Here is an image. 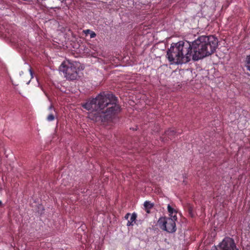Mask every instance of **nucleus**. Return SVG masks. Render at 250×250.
Listing matches in <instances>:
<instances>
[{"label":"nucleus","mask_w":250,"mask_h":250,"mask_svg":"<svg viewBox=\"0 0 250 250\" xmlns=\"http://www.w3.org/2000/svg\"><path fill=\"white\" fill-rule=\"evenodd\" d=\"M218 46V40L214 36H201L191 44L184 41L172 43L167 56L171 63H185L191 59L196 61L211 55Z\"/></svg>","instance_id":"nucleus-1"},{"label":"nucleus","mask_w":250,"mask_h":250,"mask_svg":"<svg viewBox=\"0 0 250 250\" xmlns=\"http://www.w3.org/2000/svg\"><path fill=\"white\" fill-rule=\"evenodd\" d=\"M167 210L169 213L170 217L173 218L174 214L176 215L177 211L169 205H168L167 206Z\"/></svg>","instance_id":"nucleus-8"},{"label":"nucleus","mask_w":250,"mask_h":250,"mask_svg":"<svg viewBox=\"0 0 250 250\" xmlns=\"http://www.w3.org/2000/svg\"><path fill=\"white\" fill-rule=\"evenodd\" d=\"M191 212H192V209L191 208H189V213L191 215Z\"/></svg>","instance_id":"nucleus-15"},{"label":"nucleus","mask_w":250,"mask_h":250,"mask_svg":"<svg viewBox=\"0 0 250 250\" xmlns=\"http://www.w3.org/2000/svg\"><path fill=\"white\" fill-rule=\"evenodd\" d=\"M177 216L174 214L172 217H160L158 221V225L162 229L169 233H173L176 231L175 221Z\"/></svg>","instance_id":"nucleus-4"},{"label":"nucleus","mask_w":250,"mask_h":250,"mask_svg":"<svg viewBox=\"0 0 250 250\" xmlns=\"http://www.w3.org/2000/svg\"><path fill=\"white\" fill-rule=\"evenodd\" d=\"M147 213H150V209H145Z\"/></svg>","instance_id":"nucleus-14"},{"label":"nucleus","mask_w":250,"mask_h":250,"mask_svg":"<svg viewBox=\"0 0 250 250\" xmlns=\"http://www.w3.org/2000/svg\"><path fill=\"white\" fill-rule=\"evenodd\" d=\"M53 108V105H52V104H51V105L49 106V109H52V108Z\"/></svg>","instance_id":"nucleus-16"},{"label":"nucleus","mask_w":250,"mask_h":250,"mask_svg":"<svg viewBox=\"0 0 250 250\" xmlns=\"http://www.w3.org/2000/svg\"><path fill=\"white\" fill-rule=\"evenodd\" d=\"M82 107L90 111L88 118L95 122L108 121L120 111L118 99L111 92H103L95 98L89 99Z\"/></svg>","instance_id":"nucleus-2"},{"label":"nucleus","mask_w":250,"mask_h":250,"mask_svg":"<svg viewBox=\"0 0 250 250\" xmlns=\"http://www.w3.org/2000/svg\"><path fill=\"white\" fill-rule=\"evenodd\" d=\"M55 116L53 114H50L47 117V120L49 122L52 121L54 120Z\"/></svg>","instance_id":"nucleus-11"},{"label":"nucleus","mask_w":250,"mask_h":250,"mask_svg":"<svg viewBox=\"0 0 250 250\" xmlns=\"http://www.w3.org/2000/svg\"><path fill=\"white\" fill-rule=\"evenodd\" d=\"M2 205V202L0 200V206Z\"/></svg>","instance_id":"nucleus-17"},{"label":"nucleus","mask_w":250,"mask_h":250,"mask_svg":"<svg viewBox=\"0 0 250 250\" xmlns=\"http://www.w3.org/2000/svg\"><path fill=\"white\" fill-rule=\"evenodd\" d=\"M137 217V215L135 212H133L131 216V217L130 218V221H131L132 223H134V224H135L136 220Z\"/></svg>","instance_id":"nucleus-10"},{"label":"nucleus","mask_w":250,"mask_h":250,"mask_svg":"<svg viewBox=\"0 0 250 250\" xmlns=\"http://www.w3.org/2000/svg\"><path fill=\"white\" fill-rule=\"evenodd\" d=\"M215 248L216 250H238L234 240L230 237H225Z\"/></svg>","instance_id":"nucleus-5"},{"label":"nucleus","mask_w":250,"mask_h":250,"mask_svg":"<svg viewBox=\"0 0 250 250\" xmlns=\"http://www.w3.org/2000/svg\"><path fill=\"white\" fill-rule=\"evenodd\" d=\"M145 209H151L154 207V204L150 201H146L144 204Z\"/></svg>","instance_id":"nucleus-9"},{"label":"nucleus","mask_w":250,"mask_h":250,"mask_svg":"<svg viewBox=\"0 0 250 250\" xmlns=\"http://www.w3.org/2000/svg\"><path fill=\"white\" fill-rule=\"evenodd\" d=\"M83 32L85 36H87L88 34L90 35V38H94L96 36V33L90 29L84 30H83Z\"/></svg>","instance_id":"nucleus-7"},{"label":"nucleus","mask_w":250,"mask_h":250,"mask_svg":"<svg viewBox=\"0 0 250 250\" xmlns=\"http://www.w3.org/2000/svg\"><path fill=\"white\" fill-rule=\"evenodd\" d=\"M176 134L177 132L174 128H169L167 131H166L165 133V136L167 137L168 139L172 140L173 138H174V136L176 135Z\"/></svg>","instance_id":"nucleus-6"},{"label":"nucleus","mask_w":250,"mask_h":250,"mask_svg":"<svg viewBox=\"0 0 250 250\" xmlns=\"http://www.w3.org/2000/svg\"><path fill=\"white\" fill-rule=\"evenodd\" d=\"M134 225V223H132L131 221H130V220H128L127 223V224L126 225L127 226H133V225Z\"/></svg>","instance_id":"nucleus-12"},{"label":"nucleus","mask_w":250,"mask_h":250,"mask_svg":"<svg viewBox=\"0 0 250 250\" xmlns=\"http://www.w3.org/2000/svg\"><path fill=\"white\" fill-rule=\"evenodd\" d=\"M80 66L81 63L79 62L67 61L61 64L60 70L67 80L73 81L78 77Z\"/></svg>","instance_id":"nucleus-3"},{"label":"nucleus","mask_w":250,"mask_h":250,"mask_svg":"<svg viewBox=\"0 0 250 250\" xmlns=\"http://www.w3.org/2000/svg\"><path fill=\"white\" fill-rule=\"evenodd\" d=\"M130 215V213H127L125 214V219H128V218H129V216Z\"/></svg>","instance_id":"nucleus-13"}]
</instances>
